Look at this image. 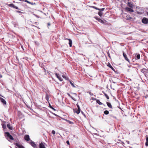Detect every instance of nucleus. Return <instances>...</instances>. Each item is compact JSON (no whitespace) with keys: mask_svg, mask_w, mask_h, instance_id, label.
<instances>
[{"mask_svg":"<svg viewBox=\"0 0 148 148\" xmlns=\"http://www.w3.org/2000/svg\"><path fill=\"white\" fill-rule=\"evenodd\" d=\"M108 66L111 68L113 71H115L114 69L112 67L110 63H109L108 64Z\"/></svg>","mask_w":148,"mask_h":148,"instance_id":"ddd939ff","label":"nucleus"},{"mask_svg":"<svg viewBox=\"0 0 148 148\" xmlns=\"http://www.w3.org/2000/svg\"><path fill=\"white\" fill-rule=\"evenodd\" d=\"M81 110V109L79 110L78 109V110L77 109H75L74 110V112H75L77 113V114H79L80 112V111Z\"/></svg>","mask_w":148,"mask_h":148,"instance_id":"f8f14e48","label":"nucleus"},{"mask_svg":"<svg viewBox=\"0 0 148 148\" xmlns=\"http://www.w3.org/2000/svg\"><path fill=\"white\" fill-rule=\"evenodd\" d=\"M51 25V23H48V24H47V25H48V28H49V26L50 25Z\"/></svg>","mask_w":148,"mask_h":148,"instance_id":"7c9ffc66","label":"nucleus"},{"mask_svg":"<svg viewBox=\"0 0 148 148\" xmlns=\"http://www.w3.org/2000/svg\"><path fill=\"white\" fill-rule=\"evenodd\" d=\"M16 148H25L21 145L18 143L15 144Z\"/></svg>","mask_w":148,"mask_h":148,"instance_id":"20e7f679","label":"nucleus"},{"mask_svg":"<svg viewBox=\"0 0 148 148\" xmlns=\"http://www.w3.org/2000/svg\"><path fill=\"white\" fill-rule=\"evenodd\" d=\"M95 18L97 20V21L98 20V19H99V18H98L97 17H95Z\"/></svg>","mask_w":148,"mask_h":148,"instance_id":"a19ab883","label":"nucleus"},{"mask_svg":"<svg viewBox=\"0 0 148 148\" xmlns=\"http://www.w3.org/2000/svg\"><path fill=\"white\" fill-rule=\"evenodd\" d=\"M110 116H111V117H113V116H112V115H111Z\"/></svg>","mask_w":148,"mask_h":148,"instance_id":"49530a36","label":"nucleus"},{"mask_svg":"<svg viewBox=\"0 0 148 148\" xmlns=\"http://www.w3.org/2000/svg\"><path fill=\"white\" fill-rule=\"evenodd\" d=\"M103 93L104 94L105 96H106V98L108 99H109V96L106 93H105L104 92H103Z\"/></svg>","mask_w":148,"mask_h":148,"instance_id":"5701e85b","label":"nucleus"},{"mask_svg":"<svg viewBox=\"0 0 148 148\" xmlns=\"http://www.w3.org/2000/svg\"><path fill=\"white\" fill-rule=\"evenodd\" d=\"M0 77H2V75H0Z\"/></svg>","mask_w":148,"mask_h":148,"instance_id":"a18cd8bd","label":"nucleus"},{"mask_svg":"<svg viewBox=\"0 0 148 148\" xmlns=\"http://www.w3.org/2000/svg\"><path fill=\"white\" fill-rule=\"evenodd\" d=\"M70 83L71 85L74 88H75V86L74 85V82L73 81H70Z\"/></svg>","mask_w":148,"mask_h":148,"instance_id":"f3484780","label":"nucleus"},{"mask_svg":"<svg viewBox=\"0 0 148 148\" xmlns=\"http://www.w3.org/2000/svg\"><path fill=\"white\" fill-rule=\"evenodd\" d=\"M77 108H78V109H79V110H80V109H80V107H79V106L78 105V104H77Z\"/></svg>","mask_w":148,"mask_h":148,"instance_id":"f704fd0d","label":"nucleus"},{"mask_svg":"<svg viewBox=\"0 0 148 148\" xmlns=\"http://www.w3.org/2000/svg\"><path fill=\"white\" fill-rule=\"evenodd\" d=\"M96 102L99 105H101L103 104V103H102L99 100V99H96Z\"/></svg>","mask_w":148,"mask_h":148,"instance_id":"dca6fc26","label":"nucleus"},{"mask_svg":"<svg viewBox=\"0 0 148 148\" xmlns=\"http://www.w3.org/2000/svg\"><path fill=\"white\" fill-rule=\"evenodd\" d=\"M14 8H15L16 9H19L18 7H17V6H14Z\"/></svg>","mask_w":148,"mask_h":148,"instance_id":"4c0bfd02","label":"nucleus"},{"mask_svg":"<svg viewBox=\"0 0 148 148\" xmlns=\"http://www.w3.org/2000/svg\"><path fill=\"white\" fill-rule=\"evenodd\" d=\"M143 71H147V72H148V69H143L142 70Z\"/></svg>","mask_w":148,"mask_h":148,"instance_id":"c85d7f7f","label":"nucleus"},{"mask_svg":"<svg viewBox=\"0 0 148 148\" xmlns=\"http://www.w3.org/2000/svg\"><path fill=\"white\" fill-rule=\"evenodd\" d=\"M105 9V8H104L100 9V11H103Z\"/></svg>","mask_w":148,"mask_h":148,"instance_id":"c9c22d12","label":"nucleus"},{"mask_svg":"<svg viewBox=\"0 0 148 148\" xmlns=\"http://www.w3.org/2000/svg\"><path fill=\"white\" fill-rule=\"evenodd\" d=\"M66 143L67 144H68V145H69L70 143H69V140H67L66 142Z\"/></svg>","mask_w":148,"mask_h":148,"instance_id":"e433bc0d","label":"nucleus"},{"mask_svg":"<svg viewBox=\"0 0 148 148\" xmlns=\"http://www.w3.org/2000/svg\"><path fill=\"white\" fill-rule=\"evenodd\" d=\"M125 9L126 10L129 11V12H134V11L133 9H132L131 8H129L128 7L126 8Z\"/></svg>","mask_w":148,"mask_h":148,"instance_id":"9d476101","label":"nucleus"},{"mask_svg":"<svg viewBox=\"0 0 148 148\" xmlns=\"http://www.w3.org/2000/svg\"><path fill=\"white\" fill-rule=\"evenodd\" d=\"M1 101L2 103L4 104H6V101L3 99L0 98Z\"/></svg>","mask_w":148,"mask_h":148,"instance_id":"9b49d317","label":"nucleus"},{"mask_svg":"<svg viewBox=\"0 0 148 148\" xmlns=\"http://www.w3.org/2000/svg\"><path fill=\"white\" fill-rule=\"evenodd\" d=\"M92 7L97 10V9H98V8L96 7L93 6H92Z\"/></svg>","mask_w":148,"mask_h":148,"instance_id":"473e14b6","label":"nucleus"},{"mask_svg":"<svg viewBox=\"0 0 148 148\" xmlns=\"http://www.w3.org/2000/svg\"><path fill=\"white\" fill-rule=\"evenodd\" d=\"M44 69L45 70V68H44Z\"/></svg>","mask_w":148,"mask_h":148,"instance_id":"09e8293b","label":"nucleus"},{"mask_svg":"<svg viewBox=\"0 0 148 148\" xmlns=\"http://www.w3.org/2000/svg\"><path fill=\"white\" fill-rule=\"evenodd\" d=\"M45 98H46V96L45 97Z\"/></svg>","mask_w":148,"mask_h":148,"instance_id":"3c124183","label":"nucleus"},{"mask_svg":"<svg viewBox=\"0 0 148 148\" xmlns=\"http://www.w3.org/2000/svg\"><path fill=\"white\" fill-rule=\"evenodd\" d=\"M98 14L101 17L103 13L101 11H100L98 12Z\"/></svg>","mask_w":148,"mask_h":148,"instance_id":"4be33fe9","label":"nucleus"},{"mask_svg":"<svg viewBox=\"0 0 148 148\" xmlns=\"http://www.w3.org/2000/svg\"><path fill=\"white\" fill-rule=\"evenodd\" d=\"M147 14L148 15V12H147Z\"/></svg>","mask_w":148,"mask_h":148,"instance_id":"de8ad7c7","label":"nucleus"},{"mask_svg":"<svg viewBox=\"0 0 148 148\" xmlns=\"http://www.w3.org/2000/svg\"><path fill=\"white\" fill-rule=\"evenodd\" d=\"M136 58L138 59H139L140 58V56L139 54H138L136 56Z\"/></svg>","mask_w":148,"mask_h":148,"instance_id":"bb28decb","label":"nucleus"},{"mask_svg":"<svg viewBox=\"0 0 148 148\" xmlns=\"http://www.w3.org/2000/svg\"><path fill=\"white\" fill-rule=\"evenodd\" d=\"M97 10H99L100 11V9L98 8V9H97Z\"/></svg>","mask_w":148,"mask_h":148,"instance_id":"37998d69","label":"nucleus"},{"mask_svg":"<svg viewBox=\"0 0 148 148\" xmlns=\"http://www.w3.org/2000/svg\"><path fill=\"white\" fill-rule=\"evenodd\" d=\"M142 22L144 24H147L148 23V19L145 18H144L142 20Z\"/></svg>","mask_w":148,"mask_h":148,"instance_id":"7ed1b4c3","label":"nucleus"},{"mask_svg":"<svg viewBox=\"0 0 148 148\" xmlns=\"http://www.w3.org/2000/svg\"><path fill=\"white\" fill-rule=\"evenodd\" d=\"M67 40H69V45L70 47H71L72 46V40L70 39H67Z\"/></svg>","mask_w":148,"mask_h":148,"instance_id":"4468645a","label":"nucleus"},{"mask_svg":"<svg viewBox=\"0 0 148 148\" xmlns=\"http://www.w3.org/2000/svg\"><path fill=\"white\" fill-rule=\"evenodd\" d=\"M145 145L146 146H148V137L146 138V142Z\"/></svg>","mask_w":148,"mask_h":148,"instance_id":"aec40b11","label":"nucleus"},{"mask_svg":"<svg viewBox=\"0 0 148 148\" xmlns=\"http://www.w3.org/2000/svg\"><path fill=\"white\" fill-rule=\"evenodd\" d=\"M16 12H18V13H22V12L20 11H16Z\"/></svg>","mask_w":148,"mask_h":148,"instance_id":"ea45409f","label":"nucleus"},{"mask_svg":"<svg viewBox=\"0 0 148 148\" xmlns=\"http://www.w3.org/2000/svg\"><path fill=\"white\" fill-rule=\"evenodd\" d=\"M5 136L6 137V138L7 139L9 138L10 140H14L13 137L10 135V134L8 132H5Z\"/></svg>","mask_w":148,"mask_h":148,"instance_id":"f257e3e1","label":"nucleus"},{"mask_svg":"<svg viewBox=\"0 0 148 148\" xmlns=\"http://www.w3.org/2000/svg\"><path fill=\"white\" fill-rule=\"evenodd\" d=\"M45 143H41L39 145L40 148H45Z\"/></svg>","mask_w":148,"mask_h":148,"instance_id":"0eeeda50","label":"nucleus"},{"mask_svg":"<svg viewBox=\"0 0 148 148\" xmlns=\"http://www.w3.org/2000/svg\"><path fill=\"white\" fill-rule=\"evenodd\" d=\"M128 5L130 7H132V5L130 2L128 3Z\"/></svg>","mask_w":148,"mask_h":148,"instance_id":"cd10ccee","label":"nucleus"},{"mask_svg":"<svg viewBox=\"0 0 148 148\" xmlns=\"http://www.w3.org/2000/svg\"><path fill=\"white\" fill-rule=\"evenodd\" d=\"M48 97L47 96V101H48ZM49 102V101H48ZM49 102V107L51 108L54 111H56V109H54L52 106H51V104Z\"/></svg>","mask_w":148,"mask_h":148,"instance_id":"1a4fd4ad","label":"nucleus"},{"mask_svg":"<svg viewBox=\"0 0 148 148\" xmlns=\"http://www.w3.org/2000/svg\"><path fill=\"white\" fill-rule=\"evenodd\" d=\"M29 143L34 148L36 147V145L35 143L32 140H30Z\"/></svg>","mask_w":148,"mask_h":148,"instance_id":"f03ea898","label":"nucleus"},{"mask_svg":"<svg viewBox=\"0 0 148 148\" xmlns=\"http://www.w3.org/2000/svg\"><path fill=\"white\" fill-rule=\"evenodd\" d=\"M81 113H83V112L82 111H81Z\"/></svg>","mask_w":148,"mask_h":148,"instance_id":"8fccbe9b","label":"nucleus"},{"mask_svg":"<svg viewBox=\"0 0 148 148\" xmlns=\"http://www.w3.org/2000/svg\"><path fill=\"white\" fill-rule=\"evenodd\" d=\"M126 19L127 20H131L132 18L131 17H130L129 16H127L126 17Z\"/></svg>","mask_w":148,"mask_h":148,"instance_id":"6ab92c4d","label":"nucleus"},{"mask_svg":"<svg viewBox=\"0 0 148 148\" xmlns=\"http://www.w3.org/2000/svg\"><path fill=\"white\" fill-rule=\"evenodd\" d=\"M7 127L10 130H12V127L10 126V125L9 123L7 125Z\"/></svg>","mask_w":148,"mask_h":148,"instance_id":"a211bd4d","label":"nucleus"},{"mask_svg":"<svg viewBox=\"0 0 148 148\" xmlns=\"http://www.w3.org/2000/svg\"><path fill=\"white\" fill-rule=\"evenodd\" d=\"M113 117L114 118H116V117L114 116H113Z\"/></svg>","mask_w":148,"mask_h":148,"instance_id":"c03bdc74","label":"nucleus"},{"mask_svg":"<svg viewBox=\"0 0 148 148\" xmlns=\"http://www.w3.org/2000/svg\"><path fill=\"white\" fill-rule=\"evenodd\" d=\"M60 75H59L57 73H56V75L57 78H58L60 81H62L63 80V79Z\"/></svg>","mask_w":148,"mask_h":148,"instance_id":"423d86ee","label":"nucleus"},{"mask_svg":"<svg viewBox=\"0 0 148 148\" xmlns=\"http://www.w3.org/2000/svg\"><path fill=\"white\" fill-rule=\"evenodd\" d=\"M69 122L70 124H73V122L72 121H69Z\"/></svg>","mask_w":148,"mask_h":148,"instance_id":"58836bf2","label":"nucleus"},{"mask_svg":"<svg viewBox=\"0 0 148 148\" xmlns=\"http://www.w3.org/2000/svg\"><path fill=\"white\" fill-rule=\"evenodd\" d=\"M62 77H63L64 78H65V76H64V75H62Z\"/></svg>","mask_w":148,"mask_h":148,"instance_id":"79ce46f5","label":"nucleus"},{"mask_svg":"<svg viewBox=\"0 0 148 148\" xmlns=\"http://www.w3.org/2000/svg\"><path fill=\"white\" fill-rule=\"evenodd\" d=\"M8 5L10 7H12L13 8H14V7L15 6L14 5L13 3L10 4Z\"/></svg>","mask_w":148,"mask_h":148,"instance_id":"393cba45","label":"nucleus"},{"mask_svg":"<svg viewBox=\"0 0 148 148\" xmlns=\"http://www.w3.org/2000/svg\"><path fill=\"white\" fill-rule=\"evenodd\" d=\"M24 138L25 140L27 141H29L30 140V138L28 135H25L24 137Z\"/></svg>","mask_w":148,"mask_h":148,"instance_id":"39448f33","label":"nucleus"},{"mask_svg":"<svg viewBox=\"0 0 148 148\" xmlns=\"http://www.w3.org/2000/svg\"><path fill=\"white\" fill-rule=\"evenodd\" d=\"M99 22L101 23H104V22L101 19L99 18V19H98V20Z\"/></svg>","mask_w":148,"mask_h":148,"instance_id":"b1692460","label":"nucleus"},{"mask_svg":"<svg viewBox=\"0 0 148 148\" xmlns=\"http://www.w3.org/2000/svg\"><path fill=\"white\" fill-rule=\"evenodd\" d=\"M123 55L125 60L129 62H130V61L129 59L127 58L126 55L123 52Z\"/></svg>","mask_w":148,"mask_h":148,"instance_id":"6e6552de","label":"nucleus"},{"mask_svg":"<svg viewBox=\"0 0 148 148\" xmlns=\"http://www.w3.org/2000/svg\"><path fill=\"white\" fill-rule=\"evenodd\" d=\"M107 106H108L109 108H112V105H111V104L110 103L107 102Z\"/></svg>","mask_w":148,"mask_h":148,"instance_id":"2eb2a0df","label":"nucleus"},{"mask_svg":"<svg viewBox=\"0 0 148 148\" xmlns=\"http://www.w3.org/2000/svg\"><path fill=\"white\" fill-rule=\"evenodd\" d=\"M67 94L69 97H71L72 99H73V97L69 93H68Z\"/></svg>","mask_w":148,"mask_h":148,"instance_id":"2f4dec72","label":"nucleus"},{"mask_svg":"<svg viewBox=\"0 0 148 148\" xmlns=\"http://www.w3.org/2000/svg\"><path fill=\"white\" fill-rule=\"evenodd\" d=\"M25 1L26 2H27V3H29V4H31V3L29 1H28L27 0H25Z\"/></svg>","mask_w":148,"mask_h":148,"instance_id":"72a5a7b5","label":"nucleus"},{"mask_svg":"<svg viewBox=\"0 0 148 148\" xmlns=\"http://www.w3.org/2000/svg\"><path fill=\"white\" fill-rule=\"evenodd\" d=\"M104 113L106 115H107L109 114V112L108 110H106L104 111Z\"/></svg>","mask_w":148,"mask_h":148,"instance_id":"a878e982","label":"nucleus"},{"mask_svg":"<svg viewBox=\"0 0 148 148\" xmlns=\"http://www.w3.org/2000/svg\"><path fill=\"white\" fill-rule=\"evenodd\" d=\"M2 127L3 130H5L6 128V125L5 124H3L2 125Z\"/></svg>","mask_w":148,"mask_h":148,"instance_id":"412c9836","label":"nucleus"},{"mask_svg":"<svg viewBox=\"0 0 148 148\" xmlns=\"http://www.w3.org/2000/svg\"><path fill=\"white\" fill-rule=\"evenodd\" d=\"M51 133L52 134H53V135L55 134V132L54 130H53L52 131Z\"/></svg>","mask_w":148,"mask_h":148,"instance_id":"c756f323","label":"nucleus"}]
</instances>
